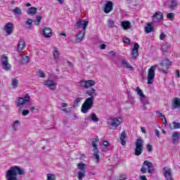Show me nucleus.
Instances as JSON below:
<instances>
[{"label": "nucleus", "instance_id": "nucleus-1", "mask_svg": "<svg viewBox=\"0 0 180 180\" xmlns=\"http://www.w3.org/2000/svg\"><path fill=\"white\" fill-rule=\"evenodd\" d=\"M86 94L90 97L87 98L82 105V113H88L94 108V101H95V97L94 96H96V90L94 88H91L89 90H86Z\"/></svg>", "mask_w": 180, "mask_h": 180}, {"label": "nucleus", "instance_id": "nucleus-2", "mask_svg": "<svg viewBox=\"0 0 180 180\" xmlns=\"http://www.w3.org/2000/svg\"><path fill=\"white\" fill-rule=\"evenodd\" d=\"M18 175H25V171L19 166H13L6 173V180H18Z\"/></svg>", "mask_w": 180, "mask_h": 180}, {"label": "nucleus", "instance_id": "nucleus-3", "mask_svg": "<svg viewBox=\"0 0 180 180\" xmlns=\"http://www.w3.org/2000/svg\"><path fill=\"white\" fill-rule=\"evenodd\" d=\"M77 167L79 169L77 172V179L82 180L86 175V165L85 163H78Z\"/></svg>", "mask_w": 180, "mask_h": 180}, {"label": "nucleus", "instance_id": "nucleus-4", "mask_svg": "<svg viewBox=\"0 0 180 180\" xmlns=\"http://www.w3.org/2000/svg\"><path fill=\"white\" fill-rule=\"evenodd\" d=\"M157 68L156 65L151 66L148 71V85H151L154 83V79L155 78V70Z\"/></svg>", "mask_w": 180, "mask_h": 180}, {"label": "nucleus", "instance_id": "nucleus-5", "mask_svg": "<svg viewBox=\"0 0 180 180\" xmlns=\"http://www.w3.org/2000/svg\"><path fill=\"white\" fill-rule=\"evenodd\" d=\"M121 123H122V118L120 117L116 118V117H110L108 119L107 124H108V126L110 127V129H117V127L120 126Z\"/></svg>", "mask_w": 180, "mask_h": 180}, {"label": "nucleus", "instance_id": "nucleus-6", "mask_svg": "<svg viewBox=\"0 0 180 180\" xmlns=\"http://www.w3.org/2000/svg\"><path fill=\"white\" fill-rule=\"evenodd\" d=\"M135 146L134 155L139 157L143 154V139L141 138L138 139L135 143Z\"/></svg>", "mask_w": 180, "mask_h": 180}, {"label": "nucleus", "instance_id": "nucleus-7", "mask_svg": "<svg viewBox=\"0 0 180 180\" xmlns=\"http://www.w3.org/2000/svg\"><path fill=\"white\" fill-rule=\"evenodd\" d=\"M79 84L80 86H82L84 89H89V88H92V86H95V80L94 79H89V80H81Z\"/></svg>", "mask_w": 180, "mask_h": 180}, {"label": "nucleus", "instance_id": "nucleus-8", "mask_svg": "<svg viewBox=\"0 0 180 180\" xmlns=\"http://www.w3.org/2000/svg\"><path fill=\"white\" fill-rule=\"evenodd\" d=\"M172 63L168 58H165L160 63V68L161 71L164 72V74H167L168 72V70H169V67H171Z\"/></svg>", "mask_w": 180, "mask_h": 180}, {"label": "nucleus", "instance_id": "nucleus-9", "mask_svg": "<svg viewBox=\"0 0 180 180\" xmlns=\"http://www.w3.org/2000/svg\"><path fill=\"white\" fill-rule=\"evenodd\" d=\"M98 141H99V138H94L92 140L91 144H92V147H94V158L96 160V162H99V155L98 154L99 153V150L98 149V146H96V143H98Z\"/></svg>", "mask_w": 180, "mask_h": 180}, {"label": "nucleus", "instance_id": "nucleus-10", "mask_svg": "<svg viewBox=\"0 0 180 180\" xmlns=\"http://www.w3.org/2000/svg\"><path fill=\"white\" fill-rule=\"evenodd\" d=\"M1 61L3 67V70L6 71H9L11 70V64H9V60L6 55H2L1 58Z\"/></svg>", "mask_w": 180, "mask_h": 180}, {"label": "nucleus", "instance_id": "nucleus-11", "mask_svg": "<svg viewBox=\"0 0 180 180\" xmlns=\"http://www.w3.org/2000/svg\"><path fill=\"white\" fill-rule=\"evenodd\" d=\"M140 49V45L138 43H134V48L132 49V52L131 53V58L133 60H137V57H139V49Z\"/></svg>", "mask_w": 180, "mask_h": 180}, {"label": "nucleus", "instance_id": "nucleus-12", "mask_svg": "<svg viewBox=\"0 0 180 180\" xmlns=\"http://www.w3.org/2000/svg\"><path fill=\"white\" fill-rule=\"evenodd\" d=\"M89 23V21L88 20H79L76 22L75 27H77V29H79V27L83 26V30H86V27H88Z\"/></svg>", "mask_w": 180, "mask_h": 180}, {"label": "nucleus", "instance_id": "nucleus-13", "mask_svg": "<svg viewBox=\"0 0 180 180\" xmlns=\"http://www.w3.org/2000/svg\"><path fill=\"white\" fill-rule=\"evenodd\" d=\"M42 34L44 37L49 39L53 36V31L51 30V28L49 27H44L42 30Z\"/></svg>", "mask_w": 180, "mask_h": 180}, {"label": "nucleus", "instance_id": "nucleus-14", "mask_svg": "<svg viewBox=\"0 0 180 180\" xmlns=\"http://www.w3.org/2000/svg\"><path fill=\"white\" fill-rule=\"evenodd\" d=\"M25 47H26V43L25 42V40L20 39L17 45L16 51L18 53H22L23 50H25Z\"/></svg>", "mask_w": 180, "mask_h": 180}, {"label": "nucleus", "instance_id": "nucleus-15", "mask_svg": "<svg viewBox=\"0 0 180 180\" xmlns=\"http://www.w3.org/2000/svg\"><path fill=\"white\" fill-rule=\"evenodd\" d=\"M44 85L45 86H47L48 88H50V89L51 91H56V88H57V86H56V83H54V82L53 80H46L44 82Z\"/></svg>", "mask_w": 180, "mask_h": 180}, {"label": "nucleus", "instance_id": "nucleus-16", "mask_svg": "<svg viewBox=\"0 0 180 180\" xmlns=\"http://www.w3.org/2000/svg\"><path fill=\"white\" fill-rule=\"evenodd\" d=\"M113 11V2L108 1L104 7L105 13H110Z\"/></svg>", "mask_w": 180, "mask_h": 180}, {"label": "nucleus", "instance_id": "nucleus-17", "mask_svg": "<svg viewBox=\"0 0 180 180\" xmlns=\"http://www.w3.org/2000/svg\"><path fill=\"white\" fill-rule=\"evenodd\" d=\"M4 30L6 32L8 36H11L13 32V24L12 22H8L4 26Z\"/></svg>", "mask_w": 180, "mask_h": 180}, {"label": "nucleus", "instance_id": "nucleus-18", "mask_svg": "<svg viewBox=\"0 0 180 180\" xmlns=\"http://www.w3.org/2000/svg\"><path fill=\"white\" fill-rule=\"evenodd\" d=\"M121 26L124 30H129V29H131V22L129 20L121 22Z\"/></svg>", "mask_w": 180, "mask_h": 180}, {"label": "nucleus", "instance_id": "nucleus-19", "mask_svg": "<svg viewBox=\"0 0 180 180\" xmlns=\"http://www.w3.org/2000/svg\"><path fill=\"white\" fill-rule=\"evenodd\" d=\"M154 32V23L148 22L145 27V32L148 34Z\"/></svg>", "mask_w": 180, "mask_h": 180}, {"label": "nucleus", "instance_id": "nucleus-20", "mask_svg": "<svg viewBox=\"0 0 180 180\" xmlns=\"http://www.w3.org/2000/svg\"><path fill=\"white\" fill-rule=\"evenodd\" d=\"M84 36H85V30H82L79 33L77 34L76 41L77 43H81L82 41V39H84Z\"/></svg>", "mask_w": 180, "mask_h": 180}, {"label": "nucleus", "instance_id": "nucleus-21", "mask_svg": "<svg viewBox=\"0 0 180 180\" xmlns=\"http://www.w3.org/2000/svg\"><path fill=\"white\" fill-rule=\"evenodd\" d=\"M143 165H145L146 167H148V174H153V162H149L148 160H145L143 163Z\"/></svg>", "mask_w": 180, "mask_h": 180}, {"label": "nucleus", "instance_id": "nucleus-22", "mask_svg": "<svg viewBox=\"0 0 180 180\" xmlns=\"http://www.w3.org/2000/svg\"><path fill=\"white\" fill-rule=\"evenodd\" d=\"M120 139L122 146H126V140H127V135L126 134V131H123L121 133Z\"/></svg>", "mask_w": 180, "mask_h": 180}, {"label": "nucleus", "instance_id": "nucleus-23", "mask_svg": "<svg viewBox=\"0 0 180 180\" xmlns=\"http://www.w3.org/2000/svg\"><path fill=\"white\" fill-rule=\"evenodd\" d=\"M122 65H123L124 68H127V70H129V71H133V70H134V68L129 64V62H127L126 60H122Z\"/></svg>", "mask_w": 180, "mask_h": 180}, {"label": "nucleus", "instance_id": "nucleus-24", "mask_svg": "<svg viewBox=\"0 0 180 180\" xmlns=\"http://www.w3.org/2000/svg\"><path fill=\"white\" fill-rule=\"evenodd\" d=\"M169 49H171V44L168 42H165L162 46V51L163 53H168V51H169Z\"/></svg>", "mask_w": 180, "mask_h": 180}, {"label": "nucleus", "instance_id": "nucleus-25", "mask_svg": "<svg viewBox=\"0 0 180 180\" xmlns=\"http://www.w3.org/2000/svg\"><path fill=\"white\" fill-rule=\"evenodd\" d=\"M153 19H158V20H162V19H164V13H162V12H156L153 15Z\"/></svg>", "mask_w": 180, "mask_h": 180}, {"label": "nucleus", "instance_id": "nucleus-26", "mask_svg": "<svg viewBox=\"0 0 180 180\" xmlns=\"http://www.w3.org/2000/svg\"><path fill=\"white\" fill-rule=\"evenodd\" d=\"M27 13L28 15H31L32 16H34V15H36L37 13V8L34 6H32L27 11Z\"/></svg>", "mask_w": 180, "mask_h": 180}, {"label": "nucleus", "instance_id": "nucleus-27", "mask_svg": "<svg viewBox=\"0 0 180 180\" xmlns=\"http://www.w3.org/2000/svg\"><path fill=\"white\" fill-rule=\"evenodd\" d=\"M135 92H136L137 95L140 96L141 99L146 98V95H144V93H143V90H141L139 86L136 87Z\"/></svg>", "mask_w": 180, "mask_h": 180}, {"label": "nucleus", "instance_id": "nucleus-28", "mask_svg": "<svg viewBox=\"0 0 180 180\" xmlns=\"http://www.w3.org/2000/svg\"><path fill=\"white\" fill-rule=\"evenodd\" d=\"M53 59L58 60V58L60 57V52L58 51V49H57V47L53 46Z\"/></svg>", "mask_w": 180, "mask_h": 180}, {"label": "nucleus", "instance_id": "nucleus-29", "mask_svg": "<svg viewBox=\"0 0 180 180\" xmlns=\"http://www.w3.org/2000/svg\"><path fill=\"white\" fill-rule=\"evenodd\" d=\"M179 136H180V134L179 132H174L172 134V143L173 144H175V143H176V141H178V140H179Z\"/></svg>", "mask_w": 180, "mask_h": 180}, {"label": "nucleus", "instance_id": "nucleus-30", "mask_svg": "<svg viewBox=\"0 0 180 180\" xmlns=\"http://www.w3.org/2000/svg\"><path fill=\"white\" fill-rule=\"evenodd\" d=\"M172 124L173 127L170 125L171 130H176L178 129H180V122H176V121H174Z\"/></svg>", "mask_w": 180, "mask_h": 180}, {"label": "nucleus", "instance_id": "nucleus-31", "mask_svg": "<svg viewBox=\"0 0 180 180\" xmlns=\"http://www.w3.org/2000/svg\"><path fill=\"white\" fill-rule=\"evenodd\" d=\"M176 6H178V2H176L175 0H172L171 6L169 7L170 11H174Z\"/></svg>", "mask_w": 180, "mask_h": 180}, {"label": "nucleus", "instance_id": "nucleus-32", "mask_svg": "<svg viewBox=\"0 0 180 180\" xmlns=\"http://www.w3.org/2000/svg\"><path fill=\"white\" fill-rule=\"evenodd\" d=\"M25 101L23 100V98L22 97H18V102L16 103V106H22L23 105H25Z\"/></svg>", "mask_w": 180, "mask_h": 180}, {"label": "nucleus", "instance_id": "nucleus-33", "mask_svg": "<svg viewBox=\"0 0 180 180\" xmlns=\"http://www.w3.org/2000/svg\"><path fill=\"white\" fill-rule=\"evenodd\" d=\"M19 126H20V122L19 121H15V122L13 124V129L14 131H16L18 129H19Z\"/></svg>", "mask_w": 180, "mask_h": 180}, {"label": "nucleus", "instance_id": "nucleus-34", "mask_svg": "<svg viewBox=\"0 0 180 180\" xmlns=\"http://www.w3.org/2000/svg\"><path fill=\"white\" fill-rule=\"evenodd\" d=\"M13 12L14 15H21L22 14V9L19 7H15L13 10Z\"/></svg>", "mask_w": 180, "mask_h": 180}, {"label": "nucleus", "instance_id": "nucleus-35", "mask_svg": "<svg viewBox=\"0 0 180 180\" xmlns=\"http://www.w3.org/2000/svg\"><path fill=\"white\" fill-rule=\"evenodd\" d=\"M11 85L13 88H18V85H19V81L16 79H12V83Z\"/></svg>", "mask_w": 180, "mask_h": 180}, {"label": "nucleus", "instance_id": "nucleus-36", "mask_svg": "<svg viewBox=\"0 0 180 180\" xmlns=\"http://www.w3.org/2000/svg\"><path fill=\"white\" fill-rule=\"evenodd\" d=\"M91 119L92 122H99V118H98V116H96V114L95 113L91 115Z\"/></svg>", "mask_w": 180, "mask_h": 180}, {"label": "nucleus", "instance_id": "nucleus-37", "mask_svg": "<svg viewBox=\"0 0 180 180\" xmlns=\"http://www.w3.org/2000/svg\"><path fill=\"white\" fill-rule=\"evenodd\" d=\"M47 180H56V175L49 173L47 174Z\"/></svg>", "mask_w": 180, "mask_h": 180}, {"label": "nucleus", "instance_id": "nucleus-38", "mask_svg": "<svg viewBox=\"0 0 180 180\" xmlns=\"http://www.w3.org/2000/svg\"><path fill=\"white\" fill-rule=\"evenodd\" d=\"M22 64H27L29 63V60H30V58L29 56H24L22 58Z\"/></svg>", "mask_w": 180, "mask_h": 180}, {"label": "nucleus", "instance_id": "nucleus-39", "mask_svg": "<svg viewBox=\"0 0 180 180\" xmlns=\"http://www.w3.org/2000/svg\"><path fill=\"white\" fill-rule=\"evenodd\" d=\"M167 18L169 19V20H174L175 19L174 13H167Z\"/></svg>", "mask_w": 180, "mask_h": 180}, {"label": "nucleus", "instance_id": "nucleus-40", "mask_svg": "<svg viewBox=\"0 0 180 180\" xmlns=\"http://www.w3.org/2000/svg\"><path fill=\"white\" fill-rule=\"evenodd\" d=\"M41 16H37V19L35 20V25H37V26H39V25L41 23Z\"/></svg>", "mask_w": 180, "mask_h": 180}, {"label": "nucleus", "instance_id": "nucleus-41", "mask_svg": "<svg viewBox=\"0 0 180 180\" xmlns=\"http://www.w3.org/2000/svg\"><path fill=\"white\" fill-rule=\"evenodd\" d=\"M24 102L26 103L27 102L29 103L30 102V96L29 94H25L24 98H23Z\"/></svg>", "mask_w": 180, "mask_h": 180}, {"label": "nucleus", "instance_id": "nucleus-42", "mask_svg": "<svg viewBox=\"0 0 180 180\" xmlns=\"http://www.w3.org/2000/svg\"><path fill=\"white\" fill-rule=\"evenodd\" d=\"M82 101V98L81 97L77 98L74 101V106H78V103Z\"/></svg>", "mask_w": 180, "mask_h": 180}, {"label": "nucleus", "instance_id": "nucleus-43", "mask_svg": "<svg viewBox=\"0 0 180 180\" xmlns=\"http://www.w3.org/2000/svg\"><path fill=\"white\" fill-rule=\"evenodd\" d=\"M146 150L148 153H153V145L148 143L146 145Z\"/></svg>", "mask_w": 180, "mask_h": 180}, {"label": "nucleus", "instance_id": "nucleus-44", "mask_svg": "<svg viewBox=\"0 0 180 180\" xmlns=\"http://www.w3.org/2000/svg\"><path fill=\"white\" fill-rule=\"evenodd\" d=\"M127 178L126 177L125 174H120L117 180H126Z\"/></svg>", "mask_w": 180, "mask_h": 180}, {"label": "nucleus", "instance_id": "nucleus-45", "mask_svg": "<svg viewBox=\"0 0 180 180\" xmlns=\"http://www.w3.org/2000/svg\"><path fill=\"white\" fill-rule=\"evenodd\" d=\"M122 40H123V43H125V44H130V39L126 37H124L122 38Z\"/></svg>", "mask_w": 180, "mask_h": 180}, {"label": "nucleus", "instance_id": "nucleus-46", "mask_svg": "<svg viewBox=\"0 0 180 180\" xmlns=\"http://www.w3.org/2000/svg\"><path fill=\"white\" fill-rule=\"evenodd\" d=\"M38 76H39L40 78H44V77H46V75L44 74V72H43L41 70H39Z\"/></svg>", "mask_w": 180, "mask_h": 180}, {"label": "nucleus", "instance_id": "nucleus-47", "mask_svg": "<svg viewBox=\"0 0 180 180\" xmlns=\"http://www.w3.org/2000/svg\"><path fill=\"white\" fill-rule=\"evenodd\" d=\"M30 113V111L29 110H24L22 112V116H27Z\"/></svg>", "mask_w": 180, "mask_h": 180}, {"label": "nucleus", "instance_id": "nucleus-48", "mask_svg": "<svg viewBox=\"0 0 180 180\" xmlns=\"http://www.w3.org/2000/svg\"><path fill=\"white\" fill-rule=\"evenodd\" d=\"M167 37V35L164 32H161L160 34V40H164Z\"/></svg>", "mask_w": 180, "mask_h": 180}, {"label": "nucleus", "instance_id": "nucleus-49", "mask_svg": "<svg viewBox=\"0 0 180 180\" xmlns=\"http://www.w3.org/2000/svg\"><path fill=\"white\" fill-rule=\"evenodd\" d=\"M147 171H148L146 167H142L141 168V172L142 174H147Z\"/></svg>", "mask_w": 180, "mask_h": 180}, {"label": "nucleus", "instance_id": "nucleus-50", "mask_svg": "<svg viewBox=\"0 0 180 180\" xmlns=\"http://www.w3.org/2000/svg\"><path fill=\"white\" fill-rule=\"evenodd\" d=\"M108 25L110 27H113V25H115V21L112 20H108Z\"/></svg>", "mask_w": 180, "mask_h": 180}, {"label": "nucleus", "instance_id": "nucleus-51", "mask_svg": "<svg viewBox=\"0 0 180 180\" xmlns=\"http://www.w3.org/2000/svg\"><path fill=\"white\" fill-rule=\"evenodd\" d=\"M27 25H29V26H32V23H33V20L28 19L26 22Z\"/></svg>", "mask_w": 180, "mask_h": 180}, {"label": "nucleus", "instance_id": "nucleus-52", "mask_svg": "<svg viewBox=\"0 0 180 180\" xmlns=\"http://www.w3.org/2000/svg\"><path fill=\"white\" fill-rule=\"evenodd\" d=\"M157 115H158V117H163V118L165 117V116L162 115V113L159 111L157 112Z\"/></svg>", "mask_w": 180, "mask_h": 180}, {"label": "nucleus", "instance_id": "nucleus-53", "mask_svg": "<svg viewBox=\"0 0 180 180\" xmlns=\"http://www.w3.org/2000/svg\"><path fill=\"white\" fill-rule=\"evenodd\" d=\"M103 146H104V147H108V146H109V141H104L103 143Z\"/></svg>", "mask_w": 180, "mask_h": 180}, {"label": "nucleus", "instance_id": "nucleus-54", "mask_svg": "<svg viewBox=\"0 0 180 180\" xmlns=\"http://www.w3.org/2000/svg\"><path fill=\"white\" fill-rule=\"evenodd\" d=\"M100 49H101V50H105V49H106V44H102L100 46Z\"/></svg>", "mask_w": 180, "mask_h": 180}, {"label": "nucleus", "instance_id": "nucleus-55", "mask_svg": "<svg viewBox=\"0 0 180 180\" xmlns=\"http://www.w3.org/2000/svg\"><path fill=\"white\" fill-rule=\"evenodd\" d=\"M155 136H157V137H160V131L158 129H155Z\"/></svg>", "mask_w": 180, "mask_h": 180}, {"label": "nucleus", "instance_id": "nucleus-56", "mask_svg": "<svg viewBox=\"0 0 180 180\" xmlns=\"http://www.w3.org/2000/svg\"><path fill=\"white\" fill-rule=\"evenodd\" d=\"M163 119H164L163 124L165 126H167V124H168V122H167V118L165 117H163Z\"/></svg>", "mask_w": 180, "mask_h": 180}, {"label": "nucleus", "instance_id": "nucleus-57", "mask_svg": "<svg viewBox=\"0 0 180 180\" xmlns=\"http://www.w3.org/2000/svg\"><path fill=\"white\" fill-rule=\"evenodd\" d=\"M140 180H147V177L145 175H142L140 177Z\"/></svg>", "mask_w": 180, "mask_h": 180}, {"label": "nucleus", "instance_id": "nucleus-58", "mask_svg": "<svg viewBox=\"0 0 180 180\" xmlns=\"http://www.w3.org/2000/svg\"><path fill=\"white\" fill-rule=\"evenodd\" d=\"M176 75L177 78H180L179 70H176Z\"/></svg>", "mask_w": 180, "mask_h": 180}, {"label": "nucleus", "instance_id": "nucleus-59", "mask_svg": "<svg viewBox=\"0 0 180 180\" xmlns=\"http://www.w3.org/2000/svg\"><path fill=\"white\" fill-rule=\"evenodd\" d=\"M68 106V104L67 103H63L61 107L62 108H67Z\"/></svg>", "mask_w": 180, "mask_h": 180}, {"label": "nucleus", "instance_id": "nucleus-60", "mask_svg": "<svg viewBox=\"0 0 180 180\" xmlns=\"http://www.w3.org/2000/svg\"><path fill=\"white\" fill-rule=\"evenodd\" d=\"M141 130L142 133H143L144 134H146V128L141 127Z\"/></svg>", "mask_w": 180, "mask_h": 180}, {"label": "nucleus", "instance_id": "nucleus-61", "mask_svg": "<svg viewBox=\"0 0 180 180\" xmlns=\"http://www.w3.org/2000/svg\"><path fill=\"white\" fill-rule=\"evenodd\" d=\"M59 4H64V0H58Z\"/></svg>", "mask_w": 180, "mask_h": 180}, {"label": "nucleus", "instance_id": "nucleus-62", "mask_svg": "<svg viewBox=\"0 0 180 180\" xmlns=\"http://www.w3.org/2000/svg\"><path fill=\"white\" fill-rule=\"evenodd\" d=\"M25 6H27V7L32 6V4L30 3H27L25 4Z\"/></svg>", "mask_w": 180, "mask_h": 180}, {"label": "nucleus", "instance_id": "nucleus-63", "mask_svg": "<svg viewBox=\"0 0 180 180\" xmlns=\"http://www.w3.org/2000/svg\"><path fill=\"white\" fill-rule=\"evenodd\" d=\"M62 110L63 112H65V113H68V111L67 110V108H63Z\"/></svg>", "mask_w": 180, "mask_h": 180}, {"label": "nucleus", "instance_id": "nucleus-64", "mask_svg": "<svg viewBox=\"0 0 180 180\" xmlns=\"http://www.w3.org/2000/svg\"><path fill=\"white\" fill-rule=\"evenodd\" d=\"M60 36H64L65 37V36H67V34H65V32H63L60 34Z\"/></svg>", "mask_w": 180, "mask_h": 180}]
</instances>
